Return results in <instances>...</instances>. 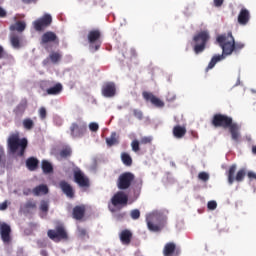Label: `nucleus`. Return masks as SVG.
<instances>
[{
	"label": "nucleus",
	"mask_w": 256,
	"mask_h": 256,
	"mask_svg": "<svg viewBox=\"0 0 256 256\" xmlns=\"http://www.w3.org/2000/svg\"><path fill=\"white\" fill-rule=\"evenodd\" d=\"M47 43H59V38L55 32L47 31L41 36L40 44L47 45Z\"/></svg>",
	"instance_id": "f3484780"
},
{
	"label": "nucleus",
	"mask_w": 256,
	"mask_h": 256,
	"mask_svg": "<svg viewBox=\"0 0 256 256\" xmlns=\"http://www.w3.org/2000/svg\"><path fill=\"white\" fill-rule=\"evenodd\" d=\"M130 217L131 219H133L134 221H137V219H139V217H141V211H139V209H134L130 212Z\"/></svg>",
	"instance_id": "ea45409f"
},
{
	"label": "nucleus",
	"mask_w": 256,
	"mask_h": 256,
	"mask_svg": "<svg viewBox=\"0 0 256 256\" xmlns=\"http://www.w3.org/2000/svg\"><path fill=\"white\" fill-rule=\"evenodd\" d=\"M131 147H132V151H134L135 153H137L141 149L139 147V141L138 140H133L132 143H131Z\"/></svg>",
	"instance_id": "37998d69"
},
{
	"label": "nucleus",
	"mask_w": 256,
	"mask_h": 256,
	"mask_svg": "<svg viewBox=\"0 0 256 256\" xmlns=\"http://www.w3.org/2000/svg\"><path fill=\"white\" fill-rule=\"evenodd\" d=\"M27 109V100H22L14 109L15 115H23Z\"/></svg>",
	"instance_id": "c756f323"
},
{
	"label": "nucleus",
	"mask_w": 256,
	"mask_h": 256,
	"mask_svg": "<svg viewBox=\"0 0 256 256\" xmlns=\"http://www.w3.org/2000/svg\"><path fill=\"white\" fill-rule=\"evenodd\" d=\"M225 57H227V55L223 53V50H222L221 55L213 56L211 61L208 64L207 68H206V71H209L210 69H213V67H215V65H217V63H219V61H223V59H225Z\"/></svg>",
	"instance_id": "b1692460"
},
{
	"label": "nucleus",
	"mask_w": 256,
	"mask_h": 256,
	"mask_svg": "<svg viewBox=\"0 0 256 256\" xmlns=\"http://www.w3.org/2000/svg\"><path fill=\"white\" fill-rule=\"evenodd\" d=\"M87 39L90 49H93L94 51H99V49H101V30H90Z\"/></svg>",
	"instance_id": "6e6552de"
},
{
	"label": "nucleus",
	"mask_w": 256,
	"mask_h": 256,
	"mask_svg": "<svg viewBox=\"0 0 256 256\" xmlns=\"http://www.w3.org/2000/svg\"><path fill=\"white\" fill-rule=\"evenodd\" d=\"M26 167L29 171H36L39 167V160L35 157H30L26 160Z\"/></svg>",
	"instance_id": "393cba45"
},
{
	"label": "nucleus",
	"mask_w": 256,
	"mask_h": 256,
	"mask_svg": "<svg viewBox=\"0 0 256 256\" xmlns=\"http://www.w3.org/2000/svg\"><path fill=\"white\" fill-rule=\"evenodd\" d=\"M47 236L49 239L54 241L55 243H59V241H67L69 239V235L67 234V230H65V226L58 225L54 230H48Z\"/></svg>",
	"instance_id": "0eeeda50"
},
{
	"label": "nucleus",
	"mask_w": 256,
	"mask_h": 256,
	"mask_svg": "<svg viewBox=\"0 0 256 256\" xmlns=\"http://www.w3.org/2000/svg\"><path fill=\"white\" fill-rule=\"evenodd\" d=\"M49 59L51 63L57 64L59 61H61V59H63V54H61L60 51H52L49 54Z\"/></svg>",
	"instance_id": "7c9ffc66"
},
{
	"label": "nucleus",
	"mask_w": 256,
	"mask_h": 256,
	"mask_svg": "<svg viewBox=\"0 0 256 256\" xmlns=\"http://www.w3.org/2000/svg\"><path fill=\"white\" fill-rule=\"evenodd\" d=\"M211 125L215 127V129H218L219 127L222 129H229L232 141L239 143L241 137V134L239 133V124L233 122L232 117L221 113L214 114Z\"/></svg>",
	"instance_id": "f257e3e1"
},
{
	"label": "nucleus",
	"mask_w": 256,
	"mask_h": 256,
	"mask_svg": "<svg viewBox=\"0 0 256 256\" xmlns=\"http://www.w3.org/2000/svg\"><path fill=\"white\" fill-rule=\"evenodd\" d=\"M42 171L46 175H49V173H53V165L49 161L43 160L42 161Z\"/></svg>",
	"instance_id": "473e14b6"
},
{
	"label": "nucleus",
	"mask_w": 256,
	"mask_h": 256,
	"mask_svg": "<svg viewBox=\"0 0 256 256\" xmlns=\"http://www.w3.org/2000/svg\"><path fill=\"white\" fill-rule=\"evenodd\" d=\"M5 55V48H3V46L0 45V59H4Z\"/></svg>",
	"instance_id": "603ef678"
},
{
	"label": "nucleus",
	"mask_w": 256,
	"mask_h": 256,
	"mask_svg": "<svg viewBox=\"0 0 256 256\" xmlns=\"http://www.w3.org/2000/svg\"><path fill=\"white\" fill-rule=\"evenodd\" d=\"M53 23V17L51 14H44L43 17L33 22L35 31H44Z\"/></svg>",
	"instance_id": "9b49d317"
},
{
	"label": "nucleus",
	"mask_w": 256,
	"mask_h": 256,
	"mask_svg": "<svg viewBox=\"0 0 256 256\" xmlns=\"http://www.w3.org/2000/svg\"><path fill=\"white\" fill-rule=\"evenodd\" d=\"M133 181H135V174L131 172H124L118 178L117 187L121 190L129 189Z\"/></svg>",
	"instance_id": "9d476101"
},
{
	"label": "nucleus",
	"mask_w": 256,
	"mask_h": 256,
	"mask_svg": "<svg viewBox=\"0 0 256 256\" xmlns=\"http://www.w3.org/2000/svg\"><path fill=\"white\" fill-rule=\"evenodd\" d=\"M132 113L134 117L138 119V121H143V111H141L140 109H133Z\"/></svg>",
	"instance_id": "58836bf2"
},
{
	"label": "nucleus",
	"mask_w": 256,
	"mask_h": 256,
	"mask_svg": "<svg viewBox=\"0 0 256 256\" xmlns=\"http://www.w3.org/2000/svg\"><path fill=\"white\" fill-rule=\"evenodd\" d=\"M78 237L85 239V237H87V230L85 228L78 227Z\"/></svg>",
	"instance_id": "a18cd8bd"
},
{
	"label": "nucleus",
	"mask_w": 256,
	"mask_h": 256,
	"mask_svg": "<svg viewBox=\"0 0 256 256\" xmlns=\"http://www.w3.org/2000/svg\"><path fill=\"white\" fill-rule=\"evenodd\" d=\"M142 97L146 101H150V103H152L154 105V107H158L159 109L165 107V102H163V100L157 98V96H155L151 92L144 91L142 93Z\"/></svg>",
	"instance_id": "2eb2a0df"
},
{
	"label": "nucleus",
	"mask_w": 256,
	"mask_h": 256,
	"mask_svg": "<svg viewBox=\"0 0 256 256\" xmlns=\"http://www.w3.org/2000/svg\"><path fill=\"white\" fill-rule=\"evenodd\" d=\"M106 145L108 147H113V145H119V134H117V132H112L110 137L106 138Z\"/></svg>",
	"instance_id": "bb28decb"
},
{
	"label": "nucleus",
	"mask_w": 256,
	"mask_h": 256,
	"mask_svg": "<svg viewBox=\"0 0 256 256\" xmlns=\"http://www.w3.org/2000/svg\"><path fill=\"white\" fill-rule=\"evenodd\" d=\"M10 43L14 49H19L21 47V38L17 34H11Z\"/></svg>",
	"instance_id": "2f4dec72"
},
{
	"label": "nucleus",
	"mask_w": 256,
	"mask_h": 256,
	"mask_svg": "<svg viewBox=\"0 0 256 256\" xmlns=\"http://www.w3.org/2000/svg\"><path fill=\"white\" fill-rule=\"evenodd\" d=\"M28 141L27 138H19V134H12L8 138V147L11 153H17V149L20 148L18 153L19 157H23L25 155V149H27Z\"/></svg>",
	"instance_id": "20e7f679"
},
{
	"label": "nucleus",
	"mask_w": 256,
	"mask_h": 256,
	"mask_svg": "<svg viewBox=\"0 0 256 256\" xmlns=\"http://www.w3.org/2000/svg\"><path fill=\"white\" fill-rule=\"evenodd\" d=\"M72 215L76 221H81L85 217V206H75Z\"/></svg>",
	"instance_id": "5701e85b"
},
{
	"label": "nucleus",
	"mask_w": 256,
	"mask_h": 256,
	"mask_svg": "<svg viewBox=\"0 0 256 256\" xmlns=\"http://www.w3.org/2000/svg\"><path fill=\"white\" fill-rule=\"evenodd\" d=\"M236 173V176H235ZM228 183L229 185H233V182L242 183L245 179L246 175L250 181H256V173L253 171L247 172V169L241 168L237 171V165L233 164L229 167L227 173Z\"/></svg>",
	"instance_id": "7ed1b4c3"
},
{
	"label": "nucleus",
	"mask_w": 256,
	"mask_h": 256,
	"mask_svg": "<svg viewBox=\"0 0 256 256\" xmlns=\"http://www.w3.org/2000/svg\"><path fill=\"white\" fill-rule=\"evenodd\" d=\"M128 202H129V196H127V194H125V192L123 191L117 192L111 198V203L113 207H119V205H121L122 207H125V205H127Z\"/></svg>",
	"instance_id": "f8f14e48"
},
{
	"label": "nucleus",
	"mask_w": 256,
	"mask_h": 256,
	"mask_svg": "<svg viewBox=\"0 0 256 256\" xmlns=\"http://www.w3.org/2000/svg\"><path fill=\"white\" fill-rule=\"evenodd\" d=\"M121 159H122V163H124L126 167H131L133 165V159L126 152H123L121 154Z\"/></svg>",
	"instance_id": "72a5a7b5"
},
{
	"label": "nucleus",
	"mask_w": 256,
	"mask_h": 256,
	"mask_svg": "<svg viewBox=\"0 0 256 256\" xmlns=\"http://www.w3.org/2000/svg\"><path fill=\"white\" fill-rule=\"evenodd\" d=\"M59 187L62 193L68 197V199H73L75 197V190L73 189V186L69 184V182L62 180L59 182Z\"/></svg>",
	"instance_id": "dca6fc26"
},
{
	"label": "nucleus",
	"mask_w": 256,
	"mask_h": 256,
	"mask_svg": "<svg viewBox=\"0 0 256 256\" xmlns=\"http://www.w3.org/2000/svg\"><path fill=\"white\" fill-rule=\"evenodd\" d=\"M0 235L3 243H11V226L9 224H2L0 226Z\"/></svg>",
	"instance_id": "6ab92c4d"
},
{
	"label": "nucleus",
	"mask_w": 256,
	"mask_h": 256,
	"mask_svg": "<svg viewBox=\"0 0 256 256\" xmlns=\"http://www.w3.org/2000/svg\"><path fill=\"white\" fill-rule=\"evenodd\" d=\"M117 93V86L114 84V82H106L103 84L101 88V94L103 97L111 98L115 97Z\"/></svg>",
	"instance_id": "ddd939ff"
},
{
	"label": "nucleus",
	"mask_w": 256,
	"mask_h": 256,
	"mask_svg": "<svg viewBox=\"0 0 256 256\" xmlns=\"http://www.w3.org/2000/svg\"><path fill=\"white\" fill-rule=\"evenodd\" d=\"M32 193L33 195H35V197H39L41 195H47V193H49V187L45 184H40L35 188H33Z\"/></svg>",
	"instance_id": "4be33fe9"
},
{
	"label": "nucleus",
	"mask_w": 256,
	"mask_h": 256,
	"mask_svg": "<svg viewBox=\"0 0 256 256\" xmlns=\"http://www.w3.org/2000/svg\"><path fill=\"white\" fill-rule=\"evenodd\" d=\"M146 223L149 231H152L154 233L162 231V229L165 227V224L163 223V218H161V216L157 214H149L146 217Z\"/></svg>",
	"instance_id": "423d86ee"
},
{
	"label": "nucleus",
	"mask_w": 256,
	"mask_h": 256,
	"mask_svg": "<svg viewBox=\"0 0 256 256\" xmlns=\"http://www.w3.org/2000/svg\"><path fill=\"white\" fill-rule=\"evenodd\" d=\"M172 133L176 139H183L187 134V128H185V126L176 125L174 126Z\"/></svg>",
	"instance_id": "412c9836"
},
{
	"label": "nucleus",
	"mask_w": 256,
	"mask_h": 256,
	"mask_svg": "<svg viewBox=\"0 0 256 256\" xmlns=\"http://www.w3.org/2000/svg\"><path fill=\"white\" fill-rule=\"evenodd\" d=\"M7 207H8V202L7 200L4 201L2 204H0V211H5L7 210Z\"/></svg>",
	"instance_id": "3c124183"
},
{
	"label": "nucleus",
	"mask_w": 256,
	"mask_h": 256,
	"mask_svg": "<svg viewBox=\"0 0 256 256\" xmlns=\"http://www.w3.org/2000/svg\"><path fill=\"white\" fill-rule=\"evenodd\" d=\"M61 91H63V85L61 83H57L55 86L46 90L47 95H59Z\"/></svg>",
	"instance_id": "c85d7f7f"
},
{
	"label": "nucleus",
	"mask_w": 256,
	"mask_h": 256,
	"mask_svg": "<svg viewBox=\"0 0 256 256\" xmlns=\"http://www.w3.org/2000/svg\"><path fill=\"white\" fill-rule=\"evenodd\" d=\"M251 21V12L247 8H241L238 14V23L239 25L245 26Z\"/></svg>",
	"instance_id": "a211bd4d"
},
{
	"label": "nucleus",
	"mask_w": 256,
	"mask_h": 256,
	"mask_svg": "<svg viewBox=\"0 0 256 256\" xmlns=\"http://www.w3.org/2000/svg\"><path fill=\"white\" fill-rule=\"evenodd\" d=\"M40 211H42V213H47L49 211V202L42 200L40 202Z\"/></svg>",
	"instance_id": "4c0bfd02"
},
{
	"label": "nucleus",
	"mask_w": 256,
	"mask_h": 256,
	"mask_svg": "<svg viewBox=\"0 0 256 256\" xmlns=\"http://www.w3.org/2000/svg\"><path fill=\"white\" fill-rule=\"evenodd\" d=\"M119 239L122 245H131V241L133 240V232L129 229H124L119 234Z\"/></svg>",
	"instance_id": "aec40b11"
},
{
	"label": "nucleus",
	"mask_w": 256,
	"mask_h": 256,
	"mask_svg": "<svg viewBox=\"0 0 256 256\" xmlns=\"http://www.w3.org/2000/svg\"><path fill=\"white\" fill-rule=\"evenodd\" d=\"M24 5H31V3H37V0H21Z\"/></svg>",
	"instance_id": "5fc2aeb1"
},
{
	"label": "nucleus",
	"mask_w": 256,
	"mask_h": 256,
	"mask_svg": "<svg viewBox=\"0 0 256 256\" xmlns=\"http://www.w3.org/2000/svg\"><path fill=\"white\" fill-rule=\"evenodd\" d=\"M209 39H211V36L209 35V31L204 30L193 37V43H194V53L196 55H199V53H203L205 51V48L207 47V43H209Z\"/></svg>",
	"instance_id": "39448f33"
},
{
	"label": "nucleus",
	"mask_w": 256,
	"mask_h": 256,
	"mask_svg": "<svg viewBox=\"0 0 256 256\" xmlns=\"http://www.w3.org/2000/svg\"><path fill=\"white\" fill-rule=\"evenodd\" d=\"M176 249H177V246L175 245V243H173V242L167 243L164 246L163 255L164 256H173V253H175Z\"/></svg>",
	"instance_id": "cd10ccee"
},
{
	"label": "nucleus",
	"mask_w": 256,
	"mask_h": 256,
	"mask_svg": "<svg viewBox=\"0 0 256 256\" xmlns=\"http://www.w3.org/2000/svg\"><path fill=\"white\" fill-rule=\"evenodd\" d=\"M72 153H73V150L71 149V147L66 146L61 149L60 157H62V159H67V157H71Z\"/></svg>",
	"instance_id": "c9c22d12"
},
{
	"label": "nucleus",
	"mask_w": 256,
	"mask_h": 256,
	"mask_svg": "<svg viewBox=\"0 0 256 256\" xmlns=\"http://www.w3.org/2000/svg\"><path fill=\"white\" fill-rule=\"evenodd\" d=\"M127 215V213L122 212V213H118L116 215V219H118L119 221H121V219H124V217Z\"/></svg>",
	"instance_id": "864d4df0"
},
{
	"label": "nucleus",
	"mask_w": 256,
	"mask_h": 256,
	"mask_svg": "<svg viewBox=\"0 0 256 256\" xmlns=\"http://www.w3.org/2000/svg\"><path fill=\"white\" fill-rule=\"evenodd\" d=\"M151 141H153L151 137H143L141 138L140 143L142 145H148L149 143H151Z\"/></svg>",
	"instance_id": "de8ad7c7"
},
{
	"label": "nucleus",
	"mask_w": 256,
	"mask_h": 256,
	"mask_svg": "<svg viewBox=\"0 0 256 256\" xmlns=\"http://www.w3.org/2000/svg\"><path fill=\"white\" fill-rule=\"evenodd\" d=\"M198 179L200 181H203L204 183H207V181H209V173H207V172H200L198 174Z\"/></svg>",
	"instance_id": "a19ab883"
},
{
	"label": "nucleus",
	"mask_w": 256,
	"mask_h": 256,
	"mask_svg": "<svg viewBox=\"0 0 256 256\" xmlns=\"http://www.w3.org/2000/svg\"><path fill=\"white\" fill-rule=\"evenodd\" d=\"M22 125H23L24 129H26V131H31V129H33L35 127V122L33 120H31V118H25L22 121Z\"/></svg>",
	"instance_id": "f704fd0d"
},
{
	"label": "nucleus",
	"mask_w": 256,
	"mask_h": 256,
	"mask_svg": "<svg viewBox=\"0 0 256 256\" xmlns=\"http://www.w3.org/2000/svg\"><path fill=\"white\" fill-rule=\"evenodd\" d=\"M25 209H37V202L35 200H28L25 205H24Z\"/></svg>",
	"instance_id": "e433bc0d"
},
{
	"label": "nucleus",
	"mask_w": 256,
	"mask_h": 256,
	"mask_svg": "<svg viewBox=\"0 0 256 256\" xmlns=\"http://www.w3.org/2000/svg\"><path fill=\"white\" fill-rule=\"evenodd\" d=\"M225 0H214L215 7H222Z\"/></svg>",
	"instance_id": "8fccbe9b"
},
{
	"label": "nucleus",
	"mask_w": 256,
	"mask_h": 256,
	"mask_svg": "<svg viewBox=\"0 0 256 256\" xmlns=\"http://www.w3.org/2000/svg\"><path fill=\"white\" fill-rule=\"evenodd\" d=\"M252 153H253V155H256V146L252 147Z\"/></svg>",
	"instance_id": "6e6d98bb"
},
{
	"label": "nucleus",
	"mask_w": 256,
	"mask_h": 256,
	"mask_svg": "<svg viewBox=\"0 0 256 256\" xmlns=\"http://www.w3.org/2000/svg\"><path fill=\"white\" fill-rule=\"evenodd\" d=\"M87 133V123L74 122L70 126V136L72 139H81Z\"/></svg>",
	"instance_id": "1a4fd4ad"
},
{
	"label": "nucleus",
	"mask_w": 256,
	"mask_h": 256,
	"mask_svg": "<svg viewBox=\"0 0 256 256\" xmlns=\"http://www.w3.org/2000/svg\"><path fill=\"white\" fill-rule=\"evenodd\" d=\"M7 17V10L0 6V19Z\"/></svg>",
	"instance_id": "09e8293b"
},
{
	"label": "nucleus",
	"mask_w": 256,
	"mask_h": 256,
	"mask_svg": "<svg viewBox=\"0 0 256 256\" xmlns=\"http://www.w3.org/2000/svg\"><path fill=\"white\" fill-rule=\"evenodd\" d=\"M39 117H40V119H47V109L45 108V107H41L40 109H39Z\"/></svg>",
	"instance_id": "79ce46f5"
},
{
	"label": "nucleus",
	"mask_w": 256,
	"mask_h": 256,
	"mask_svg": "<svg viewBox=\"0 0 256 256\" xmlns=\"http://www.w3.org/2000/svg\"><path fill=\"white\" fill-rule=\"evenodd\" d=\"M216 41L224 55H232L233 51H241L245 47V44L235 42V37H233V32L231 31L217 36Z\"/></svg>",
	"instance_id": "f03ea898"
},
{
	"label": "nucleus",
	"mask_w": 256,
	"mask_h": 256,
	"mask_svg": "<svg viewBox=\"0 0 256 256\" xmlns=\"http://www.w3.org/2000/svg\"><path fill=\"white\" fill-rule=\"evenodd\" d=\"M89 129L93 133H97V131H99V124H97V122H92L89 124Z\"/></svg>",
	"instance_id": "c03bdc74"
},
{
	"label": "nucleus",
	"mask_w": 256,
	"mask_h": 256,
	"mask_svg": "<svg viewBox=\"0 0 256 256\" xmlns=\"http://www.w3.org/2000/svg\"><path fill=\"white\" fill-rule=\"evenodd\" d=\"M27 27V24L24 21H18L10 25V31H17L18 33H23Z\"/></svg>",
	"instance_id": "a878e982"
},
{
	"label": "nucleus",
	"mask_w": 256,
	"mask_h": 256,
	"mask_svg": "<svg viewBox=\"0 0 256 256\" xmlns=\"http://www.w3.org/2000/svg\"><path fill=\"white\" fill-rule=\"evenodd\" d=\"M74 181L79 187H89L90 185L89 178L79 168L74 170Z\"/></svg>",
	"instance_id": "4468645a"
},
{
	"label": "nucleus",
	"mask_w": 256,
	"mask_h": 256,
	"mask_svg": "<svg viewBox=\"0 0 256 256\" xmlns=\"http://www.w3.org/2000/svg\"><path fill=\"white\" fill-rule=\"evenodd\" d=\"M207 207L210 209V211H215V209H217V202L213 200L209 201Z\"/></svg>",
	"instance_id": "49530a36"
}]
</instances>
